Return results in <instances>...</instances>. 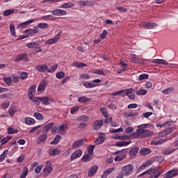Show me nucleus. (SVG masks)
<instances>
[{
	"label": "nucleus",
	"mask_w": 178,
	"mask_h": 178,
	"mask_svg": "<svg viewBox=\"0 0 178 178\" xmlns=\"http://www.w3.org/2000/svg\"><path fill=\"white\" fill-rule=\"evenodd\" d=\"M149 124H142L138 126L136 133H138L141 138H147L152 134V132L147 129Z\"/></svg>",
	"instance_id": "1"
},
{
	"label": "nucleus",
	"mask_w": 178,
	"mask_h": 178,
	"mask_svg": "<svg viewBox=\"0 0 178 178\" xmlns=\"http://www.w3.org/2000/svg\"><path fill=\"white\" fill-rule=\"evenodd\" d=\"M134 172V166L131 164H128L124 165L121 168L120 174L124 176V177H127L130 176Z\"/></svg>",
	"instance_id": "2"
},
{
	"label": "nucleus",
	"mask_w": 178,
	"mask_h": 178,
	"mask_svg": "<svg viewBox=\"0 0 178 178\" xmlns=\"http://www.w3.org/2000/svg\"><path fill=\"white\" fill-rule=\"evenodd\" d=\"M161 173H162V168L159 167L155 170L149 169L148 170L143 172L142 175H150L149 178H158L161 176Z\"/></svg>",
	"instance_id": "3"
},
{
	"label": "nucleus",
	"mask_w": 178,
	"mask_h": 178,
	"mask_svg": "<svg viewBox=\"0 0 178 178\" xmlns=\"http://www.w3.org/2000/svg\"><path fill=\"white\" fill-rule=\"evenodd\" d=\"M46 163L47 165L44 167L42 171L43 176H44V177L49 176V174L52 173V170H54V168H52V163H51V161H47Z\"/></svg>",
	"instance_id": "4"
},
{
	"label": "nucleus",
	"mask_w": 178,
	"mask_h": 178,
	"mask_svg": "<svg viewBox=\"0 0 178 178\" xmlns=\"http://www.w3.org/2000/svg\"><path fill=\"white\" fill-rule=\"evenodd\" d=\"M35 69L39 72V73H51L52 71L48 68V65L45 64L38 65Z\"/></svg>",
	"instance_id": "5"
},
{
	"label": "nucleus",
	"mask_w": 178,
	"mask_h": 178,
	"mask_svg": "<svg viewBox=\"0 0 178 178\" xmlns=\"http://www.w3.org/2000/svg\"><path fill=\"white\" fill-rule=\"evenodd\" d=\"M126 95L129 98V99H136V94L134 93V90H133V88L124 90V94L122 95V97H126Z\"/></svg>",
	"instance_id": "6"
},
{
	"label": "nucleus",
	"mask_w": 178,
	"mask_h": 178,
	"mask_svg": "<svg viewBox=\"0 0 178 178\" xmlns=\"http://www.w3.org/2000/svg\"><path fill=\"white\" fill-rule=\"evenodd\" d=\"M21 60H24V62H29V56L26 53L19 54L15 56L14 62H20Z\"/></svg>",
	"instance_id": "7"
},
{
	"label": "nucleus",
	"mask_w": 178,
	"mask_h": 178,
	"mask_svg": "<svg viewBox=\"0 0 178 178\" xmlns=\"http://www.w3.org/2000/svg\"><path fill=\"white\" fill-rule=\"evenodd\" d=\"M53 16H66L67 15V12L61 9H56L54 10L50 11Z\"/></svg>",
	"instance_id": "8"
},
{
	"label": "nucleus",
	"mask_w": 178,
	"mask_h": 178,
	"mask_svg": "<svg viewBox=\"0 0 178 178\" xmlns=\"http://www.w3.org/2000/svg\"><path fill=\"white\" fill-rule=\"evenodd\" d=\"M81 155H83V150L77 149L71 154L70 161H74V159H77V158H80Z\"/></svg>",
	"instance_id": "9"
},
{
	"label": "nucleus",
	"mask_w": 178,
	"mask_h": 178,
	"mask_svg": "<svg viewBox=\"0 0 178 178\" xmlns=\"http://www.w3.org/2000/svg\"><path fill=\"white\" fill-rule=\"evenodd\" d=\"M60 39V35H59V33H58V35H56L55 38L46 40L45 44L47 45L56 44V42H58Z\"/></svg>",
	"instance_id": "10"
},
{
	"label": "nucleus",
	"mask_w": 178,
	"mask_h": 178,
	"mask_svg": "<svg viewBox=\"0 0 178 178\" xmlns=\"http://www.w3.org/2000/svg\"><path fill=\"white\" fill-rule=\"evenodd\" d=\"M42 42L40 40H37L36 41H33L32 42L26 44L27 48L33 49L37 48V47H40Z\"/></svg>",
	"instance_id": "11"
},
{
	"label": "nucleus",
	"mask_w": 178,
	"mask_h": 178,
	"mask_svg": "<svg viewBox=\"0 0 178 178\" xmlns=\"http://www.w3.org/2000/svg\"><path fill=\"white\" fill-rule=\"evenodd\" d=\"M104 126V120H97L93 122L94 130H99Z\"/></svg>",
	"instance_id": "12"
},
{
	"label": "nucleus",
	"mask_w": 178,
	"mask_h": 178,
	"mask_svg": "<svg viewBox=\"0 0 178 178\" xmlns=\"http://www.w3.org/2000/svg\"><path fill=\"white\" fill-rule=\"evenodd\" d=\"M47 86H48V83L47 82V81L45 80L42 81L38 87V92H42V91H45V88H47Z\"/></svg>",
	"instance_id": "13"
},
{
	"label": "nucleus",
	"mask_w": 178,
	"mask_h": 178,
	"mask_svg": "<svg viewBox=\"0 0 178 178\" xmlns=\"http://www.w3.org/2000/svg\"><path fill=\"white\" fill-rule=\"evenodd\" d=\"M84 141H86V139H79L75 141L72 145V148L76 149V148L81 147V145H84Z\"/></svg>",
	"instance_id": "14"
},
{
	"label": "nucleus",
	"mask_w": 178,
	"mask_h": 178,
	"mask_svg": "<svg viewBox=\"0 0 178 178\" xmlns=\"http://www.w3.org/2000/svg\"><path fill=\"white\" fill-rule=\"evenodd\" d=\"M178 176V170H171L165 173L166 178L176 177Z\"/></svg>",
	"instance_id": "15"
},
{
	"label": "nucleus",
	"mask_w": 178,
	"mask_h": 178,
	"mask_svg": "<svg viewBox=\"0 0 178 178\" xmlns=\"http://www.w3.org/2000/svg\"><path fill=\"white\" fill-rule=\"evenodd\" d=\"M41 102L42 105L48 106L52 104L54 101L48 97H41Z\"/></svg>",
	"instance_id": "16"
},
{
	"label": "nucleus",
	"mask_w": 178,
	"mask_h": 178,
	"mask_svg": "<svg viewBox=\"0 0 178 178\" xmlns=\"http://www.w3.org/2000/svg\"><path fill=\"white\" fill-rule=\"evenodd\" d=\"M158 26V24H156V23H151V22H144L143 24V27H144L145 29H155L156 27Z\"/></svg>",
	"instance_id": "17"
},
{
	"label": "nucleus",
	"mask_w": 178,
	"mask_h": 178,
	"mask_svg": "<svg viewBox=\"0 0 178 178\" xmlns=\"http://www.w3.org/2000/svg\"><path fill=\"white\" fill-rule=\"evenodd\" d=\"M90 118L86 115H81L76 118L77 122H82L83 123H87Z\"/></svg>",
	"instance_id": "18"
},
{
	"label": "nucleus",
	"mask_w": 178,
	"mask_h": 178,
	"mask_svg": "<svg viewBox=\"0 0 178 178\" xmlns=\"http://www.w3.org/2000/svg\"><path fill=\"white\" fill-rule=\"evenodd\" d=\"M139 152L141 156H145V155H149L151 149L148 147H143L139 151Z\"/></svg>",
	"instance_id": "19"
},
{
	"label": "nucleus",
	"mask_w": 178,
	"mask_h": 178,
	"mask_svg": "<svg viewBox=\"0 0 178 178\" xmlns=\"http://www.w3.org/2000/svg\"><path fill=\"white\" fill-rule=\"evenodd\" d=\"M83 86H84V87H86V88H94L95 87H98V86H99V85L90 82V81H86L83 83Z\"/></svg>",
	"instance_id": "20"
},
{
	"label": "nucleus",
	"mask_w": 178,
	"mask_h": 178,
	"mask_svg": "<svg viewBox=\"0 0 178 178\" xmlns=\"http://www.w3.org/2000/svg\"><path fill=\"white\" fill-rule=\"evenodd\" d=\"M36 88H37V86H35V85H33L30 87L29 93H28L29 99L32 98L33 97V95H34Z\"/></svg>",
	"instance_id": "21"
},
{
	"label": "nucleus",
	"mask_w": 178,
	"mask_h": 178,
	"mask_svg": "<svg viewBox=\"0 0 178 178\" xmlns=\"http://www.w3.org/2000/svg\"><path fill=\"white\" fill-rule=\"evenodd\" d=\"M49 154L51 156H55V155H60V150L58 149H50L49 150Z\"/></svg>",
	"instance_id": "22"
},
{
	"label": "nucleus",
	"mask_w": 178,
	"mask_h": 178,
	"mask_svg": "<svg viewBox=\"0 0 178 178\" xmlns=\"http://www.w3.org/2000/svg\"><path fill=\"white\" fill-rule=\"evenodd\" d=\"M31 23H34V19H29L25 22L20 24L19 25V27H20L21 29H24L26 26H29V24H31Z\"/></svg>",
	"instance_id": "23"
},
{
	"label": "nucleus",
	"mask_w": 178,
	"mask_h": 178,
	"mask_svg": "<svg viewBox=\"0 0 178 178\" xmlns=\"http://www.w3.org/2000/svg\"><path fill=\"white\" fill-rule=\"evenodd\" d=\"M113 170H115V168H108V170H105L102 175V178H107L108 175L112 173Z\"/></svg>",
	"instance_id": "24"
},
{
	"label": "nucleus",
	"mask_w": 178,
	"mask_h": 178,
	"mask_svg": "<svg viewBox=\"0 0 178 178\" xmlns=\"http://www.w3.org/2000/svg\"><path fill=\"white\" fill-rule=\"evenodd\" d=\"M73 6H74L73 3H72V2H67V3H65L62 4L60 6V8H61L62 9H70V8H73Z\"/></svg>",
	"instance_id": "25"
},
{
	"label": "nucleus",
	"mask_w": 178,
	"mask_h": 178,
	"mask_svg": "<svg viewBox=\"0 0 178 178\" xmlns=\"http://www.w3.org/2000/svg\"><path fill=\"white\" fill-rule=\"evenodd\" d=\"M62 140V136L60 135H56L53 140L50 143L51 145H55L58 144Z\"/></svg>",
	"instance_id": "26"
},
{
	"label": "nucleus",
	"mask_w": 178,
	"mask_h": 178,
	"mask_svg": "<svg viewBox=\"0 0 178 178\" xmlns=\"http://www.w3.org/2000/svg\"><path fill=\"white\" fill-rule=\"evenodd\" d=\"M166 141H169V139H168V138L160 139L159 140H154L152 141V144H154V145H161V144H163V143H166Z\"/></svg>",
	"instance_id": "27"
},
{
	"label": "nucleus",
	"mask_w": 178,
	"mask_h": 178,
	"mask_svg": "<svg viewBox=\"0 0 178 178\" xmlns=\"http://www.w3.org/2000/svg\"><path fill=\"white\" fill-rule=\"evenodd\" d=\"M97 170H98L97 166L91 168L88 171V176L90 177H92V176H94V175H95V173H97Z\"/></svg>",
	"instance_id": "28"
},
{
	"label": "nucleus",
	"mask_w": 178,
	"mask_h": 178,
	"mask_svg": "<svg viewBox=\"0 0 178 178\" xmlns=\"http://www.w3.org/2000/svg\"><path fill=\"white\" fill-rule=\"evenodd\" d=\"M139 149H140V148H138V147H135L131 149V150L129 151V155H131V157L136 156V155H137V154H138Z\"/></svg>",
	"instance_id": "29"
},
{
	"label": "nucleus",
	"mask_w": 178,
	"mask_h": 178,
	"mask_svg": "<svg viewBox=\"0 0 178 178\" xmlns=\"http://www.w3.org/2000/svg\"><path fill=\"white\" fill-rule=\"evenodd\" d=\"M154 63H157L159 65H165V66H168L169 65V63H168V61L162 59H154Z\"/></svg>",
	"instance_id": "30"
},
{
	"label": "nucleus",
	"mask_w": 178,
	"mask_h": 178,
	"mask_svg": "<svg viewBox=\"0 0 178 178\" xmlns=\"http://www.w3.org/2000/svg\"><path fill=\"white\" fill-rule=\"evenodd\" d=\"M92 159V154H90V153H88V154L82 157V161L83 162H90V161H91Z\"/></svg>",
	"instance_id": "31"
},
{
	"label": "nucleus",
	"mask_w": 178,
	"mask_h": 178,
	"mask_svg": "<svg viewBox=\"0 0 178 178\" xmlns=\"http://www.w3.org/2000/svg\"><path fill=\"white\" fill-rule=\"evenodd\" d=\"M47 140V134H42L38 140V143L39 144H44L45 141Z\"/></svg>",
	"instance_id": "32"
},
{
	"label": "nucleus",
	"mask_w": 178,
	"mask_h": 178,
	"mask_svg": "<svg viewBox=\"0 0 178 178\" xmlns=\"http://www.w3.org/2000/svg\"><path fill=\"white\" fill-rule=\"evenodd\" d=\"M8 149H5L3 153L0 155V162H3L6 156H8Z\"/></svg>",
	"instance_id": "33"
},
{
	"label": "nucleus",
	"mask_w": 178,
	"mask_h": 178,
	"mask_svg": "<svg viewBox=\"0 0 178 178\" xmlns=\"http://www.w3.org/2000/svg\"><path fill=\"white\" fill-rule=\"evenodd\" d=\"M22 170L23 171L21 173L20 178L27 177V175H29V168H27V167H24Z\"/></svg>",
	"instance_id": "34"
},
{
	"label": "nucleus",
	"mask_w": 178,
	"mask_h": 178,
	"mask_svg": "<svg viewBox=\"0 0 178 178\" xmlns=\"http://www.w3.org/2000/svg\"><path fill=\"white\" fill-rule=\"evenodd\" d=\"M1 145H3V144H6V143H8V141H10L12 140V136H6L5 138L0 137Z\"/></svg>",
	"instance_id": "35"
},
{
	"label": "nucleus",
	"mask_w": 178,
	"mask_h": 178,
	"mask_svg": "<svg viewBox=\"0 0 178 178\" xmlns=\"http://www.w3.org/2000/svg\"><path fill=\"white\" fill-rule=\"evenodd\" d=\"M93 74H99L100 76H105V72L99 69H95L92 70Z\"/></svg>",
	"instance_id": "36"
},
{
	"label": "nucleus",
	"mask_w": 178,
	"mask_h": 178,
	"mask_svg": "<svg viewBox=\"0 0 178 178\" xmlns=\"http://www.w3.org/2000/svg\"><path fill=\"white\" fill-rule=\"evenodd\" d=\"M79 5L81 6H92V2L87 1H79Z\"/></svg>",
	"instance_id": "37"
},
{
	"label": "nucleus",
	"mask_w": 178,
	"mask_h": 178,
	"mask_svg": "<svg viewBox=\"0 0 178 178\" xmlns=\"http://www.w3.org/2000/svg\"><path fill=\"white\" fill-rule=\"evenodd\" d=\"M90 98L86 97V96H82L78 99V102H81V104H85V102H90Z\"/></svg>",
	"instance_id": "38"
},
{
	"label": "nucleus",
	"mask_w": 178,
	"mask_h": 178,
	"mask_svg": "<svg viewBox=\"0 0 178 178\" xmlns=\"http://www.w3.org/2000/svg\"><path fill=\"white\" fill-rule=\"evenodd\" d=\"M15 13V10L13 9H8L3 11V15L5 17L10 16V15H13Z\"/></svg>",
	"instance_id": "39"
},
{
	"label": "nucleus",
	"mask_w": 178,
	"mask_h": 178,
	"mask_svg": "<svg viewBox=\"0 0 178 178\" xmlns=\"http://www.w3.org/2000/svg\"><path fill=\"white\" fill-rule=\"evenodd\" d=\"M29 99L35 102V105H40L41 104V97H32Z\"/></svg>",
	"instance_id": "40"
},
{
	"label": "nucleus",
	"mask_w": 178,
	"mask_h": 178,
	"mask_svg": "<svg viewBox=\"0 0 178 178\" xmlns=\"http://www.w3.org/2000/svg\"><path fill=\"white\" fill-rule=\"evenodd\" d=\"M136 116H138V112H137L136 111H129L127 113V118H134Z\"/></svg>",
	"instance_id": "41"
},
{
	"label": "nucleus",
	"mask_w": 178,
	"mask_h": 178,
	"mask_svg": "<svg viewBox=\"0 0 178 178\" xmlns=\"http://www.w3.org/2000/svg\"><path fill=\"white\" fill-rule=\"evenodd\" d=\"M25 123H26V124H35V120H34L31 118H25Z\"/></svg>",
	"instance_id": "42"
},
{
	"label": "nucleus",
	"mask_w": 178,
	"mask_h": 178,
	"mask_svg": "<svg viewBox=\"0 0 178 178\" xmlns=\"http://www.w3.org/2000/svg\"><path fill=\"white\" fill-rule=\"evenodd\" d=\"M147 92H148V91H147V90L142 89V88L136 91V95H145L147 94Z\"/></svg>",
	"instance_id": "43"
},
{
	"label": "nucleus",
	"mask_w": 178,
	"mask_h": 178,
	"mask_svg": "<svg viewBox=\"0 0 178 178\" xmlns=\"http://www.w3.org/2000/svg\"><path fill=\"white\" fill-rule=\"evenodd\" d=\"M150 165H152V161L151 160H148L143 165H142L139 169H140L141 170L145 169L146 166H149Z\"/></svg>",
	"instance_id": "44"
},
{
	"label": "nucleus",
	"mask_w": 178,
	"mask_h": 178,
	"mask_svg": "<svg viewBox=\"0 0 178 178\" xmlns=\"http://www.w3.org/2000/svg\"><path fill=\"white\" fill-rule=\"evenodd\" d=\"M19 79L21 80H26V79H29V74L26 72H21L19 74Z\"/></svg>",
	"instance_id": "45"
},
{
	"label": "nucleus",
	"mask_w": 178,
	"mask_h": 178,
	"mask_svg": "<svg viewBox=\"0 0 178 178\" xmlns=\"http://www.w3.org/2000/svg\"><path fill=\"white\" fill-rule=\"evenodd\" d=\"M124 158H126V154H122L119 156H117L115 158V162H120L121 161H123V159H124Z\"/></svg>",
	"instance_id": "46"
},
{
	"label": "nucleus",
	"mask_w": 178,
	"mask_h": 178,
	"mask_svg": "<svg viewBox=\"0 0 178 178\" xmlns=\"http://www.w3.org/2000/svg\"><path fill=\"white\" fill-rule=\"evenodd\" d=\"M172 131H175V127H170V128H167L163 133V136H168V134H170Z\"/></svg>",
	"instance_id": "47"
},
{
	"label": "nucleus",
	"mask_w": 178,
	"mask_h": 178,
	"mask_svg": "<svg viewBox=\"0 0 178 178\" xmlns=\"http://www.w3.org/2000/svg\"><path fill=\"white\" fill-rule=\"evenodd\" d=\"M55 123L54 122H50L49 124H47L45 126H44V130L46 131H49V130H51V129H52V127H54Z\"/></svg>",
	"instance_id": "48"
},
{
	"label": "nucleus",
	"mask_w": 178,
	"mask_h": 178,
	"mask_svg": "<svg viewBox=\"0 0 178 178\" xmlns=\"http://www.w3.org/2000/svg\"><path fill=\"white\" fill-rule=\"evenodd\" d=\"M72 66H76V67H84L87 66V64L80 63V62H76V63H73Z\"/></svg>",
	"instance_id": "49"
},
{
	"label": "nucleus",
	"mask_w": 178,
	"mask_h": 178,
	"mask_svg": "<svg viewBox=\"0 0 178 178\" xmlns=\"http://www.w3.org/2000/svg\"><path fill=\"white\" fill-rule=\"evenodd\" d=\"M172 91H175V88H173L172 87H170V88H168L166 89H164L162 91V92H163V94L168 95V94H170V92H172Z\"/></svg>",
	"instance_id": "50"
},
{
	"label": "nucleus",
	"mask_w": 178,
	"mask_h": 178,
	"mask_svg": "<svg viewBox=\"0 0 178 178\" xmlns=\"http://www.w3.org/2000/svg\"><path fill=\"white\" fill-rule=\"evenodd\" d=\"M10 30L11 35H13V37H15V35H16V31L15 30V25L13 24H10Z\"/></svg>",
	"instance_id": "51"
},
{
	"label": "nucleus",
	"mask_w": 178,
	"mask_h": 178,
	"mask_svg": "<svg viewBox=\"0 0 178 178\" xmlns=\"http://www.w3.org/2000/svg\"><path fill=\"white\" fill-rule=\"evenodd\" d=\"M34 116L38 120H44V116L40 113H34Z\"/></svg>",
	"instance_id": "52"
},
{
	"label": "nucleus",
	"mask_w": 178,
	"mask_h": 178,
	"mask_svg": "<svg viewBox=\"0 0 178 178\" xmlns=\"http://www.w3.org/2000/svg\"><path fill=\"white\" fill-rule=\"evenodd\" d=\"M56 79H58L59 80H62L63 77H65V72H58L56 74Z\"/></svg>",
	"instance_id": "53"
},
{
	"label": "nucleus",
	"mask_w": 178,
	"mask_h": 178,
	"mask_svg": "<svg viewBox=\"0 0 178 178\" xmlns=\"http://www.w3.org/2000/svg\"><path fill=\"white\" fill-rule=\"evenodd\" d=\"M18 131L19 130H17V129H14L13 127H9L8 129V134H16V133H17Z\"/></svg>",
	"instance_id": "54"
},
{
	"label": "nucleus",
	"mask_w": 178,
	"mask_h": 178,
	"mask_svg": "<svg viewBox=\"0 0 178 178\" xmlns=\"http://www.w3.org/2000/svg\"><path fill=\"white\" fill-rule=\"evenodd\" d=\"M94 148H95V145H90L88 147V154H90L92 155L94 154Z\"/></svg>",
	"instance_id": "55"
},
{
	"label": "nucleus",
	"mask_w": 178,
	"mask_h": 178,
	"mask_svg": "<svg viewBox=\"0 0 178 178\" xmlns=\"http://www.w3.org/2000/svg\"><path fill=\"white\" fill-rule=\"evenodd\" d=\"M49 25L47 23L40 22L38 24V29H48Z\"/></svg>",
	"instance_id": "56"
},
{
	"label": "nucleus",
	"mask_w": 178,
	"mask_h": 178,
	"mask_svg": "<svg viewBox=\"0 0 178 178\" xmlns=\"http://www.w3.org/2000/svg\"><path fill=\"white\" fill-rule=\"evenodd\" d=\"M67 124H62L58 128V131H65V130H67Z\"/></svg>",
	"instance_id": "57"
},
{
	"label": "nucleus",
	"mask_w": 178,
	"mask_h": 178,
	"mask_svg": "<svg viewBox=\"0 0 178 178\" xmlns=\"http://www.w3.org/2000/svg\"><path fill=\"white\" fill-rule=\"evenodd\" d=\"M100 112H102L104 118H108V111L106 110V108L105 107L100 108Z\"/></svg>",
	"instance_id": "58"
},
{
	"label": "nucleus",
	"mask_w": 178,
	"mask_h": 178,
	"mask_svg": "<svg viewBox=\"0 0 178 178\" xmlns=\"http://www.w3.org/2000/svg\"><path fill=\"white\" fill-rule=\"evenodd\" d=\"M149 75L147 74H142L139 76V81H143V80H147Z\"/></svg>",
	"instance_id": "59"
},
{
	"label": "nucleus",
	"mask_w": 178,
	"mask_h": 178,
	"mask_svg": "<svg viewBox=\"0 0 178 178\" xmlns=\"http://www.w3.org/2000/svg\"><path fill=\"white\" fill-rule=\"evenodd\" d=\"M115 9L117 10H118L119 12H121L122 13H126V11L127 10V9L126 8V7H123V6H118L116 7Z\"/></svg>",
	"instance_id": "60"
},
{
	"label": "nucleus",
	"mask_w": 178,
	"mask_h": 178,
	"mask_svg": "<svg viewBox=\"0 0 178 178\" xmlns=\"http://www.w3.org/2000/svg\"><path fill=\"white\" fill-rule=\"evenodd\" d=\"M129 60H130V62H131L132 63H136V62H137V58H136L135 54H131L129 56Z\"/></svg>",
	"instance_id": "61"
},
{
	"label": "nucleus",
	"mask_w": 178,
	"mask_h": 178,
	"mask_svg": "<svg viewBox=\"0 0 178 178\" xmlns=\"http://www.w3.org/2000/svg\"><path fill=\"white\" fill-rule=\"evenodd\" d=\"M87 126H88L87 124V122H81L79 124V125L78 126V128H79L80 130H83V129H86V127H87Z\"/></svg>",
	"instance_id": "62"
},
{
	"label": "nucleus",
	"mask_w": 178,
	"mask_h": 178,
	"mask_svg": "<svg viewBox=\"0 0 178 178\" xmlns=\"http://www.w3.org/2000/svg\"><path fill=\"white\" fill-rule=\"evenodd\" d=\"M79 106H73L71 108V115H74V113H76V112H77V111H79Z\"/></svg>",
	"instance_id": "63"
},
{
	"label": "nucleus",
	"mask_w": 178,
	"mask_h": 178,
	"mask_svg": "<svg viewBox=\"0 0 178 178\" xmlns=\"http://www.w3.org/2000/svg\"><path fill=\"white\" fill-rule=\"evenodd\" d=\"M4 83L8 86H12V79L11 78H4Z\"/></svg>",
	"instance_id": "64"
}]
</instances>
